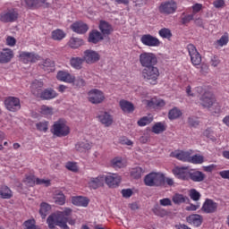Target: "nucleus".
Returning a JSON list of instances; mask_svg holds the SVG:
<instances>
[{
  "mask_svg": "<svg viewBox=\"0 0 229 229\" xmlns=\"http://www.w3.org/2000/svg\"><path fill=\"white\" fill-rule=\"evenodd\" d=\"M144 183L147 187H164L165 185V175L151 172L145 176Z\"/></svg>",
  "mask_w": 229,
  "mask_h": 229,
  "instance_id": "f257e3e1",
  "label": "nucleus"
},
{
  "mask_svg": "<svg viewBox=\"0 0 229 229\" xmlns=\"http://www.w3.org/2000/svg\"><path fill=\"white\" fill-rule=\"evenodd\" d=\"M141 76L145 81H148L150 85H157L158 83V77L160 76V70L157 65L143 68Z\"/></svg>",
  "mask_w": 229,
  "mask_h": 229,
  "instance_id": "f03ea898",
  "label": "nucleus"
},
{
  "mask_svg": "<svg viewBox=\"0 0 229 229\" xmlns=\"http://www.w3.org/2000/svg\"><path fill=\"white\" fill-rule=\"evenodd\" d=\"M51 133L55 137H67L71 133V129L65 124V121L60 119L53 124Z\"/></svg>",
  "mask_w": 229,
  "mask_h": 229,
  "instance_id": "7ed1b4c3",
  "label": "nucleus"
},
{
  "mask_svg": "<svg viewBox=\"0 0 229 229\" xmlns=\"http://www.w3.org/2000/svg\"><path fill=\"white\" fill-rule=\"evenodd\" d=\"M139 60L143 69L146 67H153L158 64V57H157V55L149 52L141 53Z\"/></svg>",
  "mask_w": 229,
  "mask_h": 229,
  "instance_id": "20e7f679",
  "label": "nucleus"
},
{
  "mask_svg": "<svg viewBox=\"0 0 229 229\" xmlns=\"http://www.w3.org/2000/svg\"><path fill=\"white\" fill-rule=\"evenodd\" d=\"M47 225H48L49 229H56V226L62 229H71L69 225H65V222H64L58 213L49 215L47 218Z\"/></svg>",
  "mask_w": 229,
  "mask_h": 229,
  "instance_id": "39448f33",
  "label": "nucleus"
},
{
  "mask_svg": "<svg viewBox=\"0 0 229 229\" xmlns=\"http://www.w3.org/2000/svg\"><path fill=\"white\" fill-rule=\"evenodd\" d=\"M157 10L161 15H173L178 10V4L174 0L162 2Z\"/></svg>",
  "mask_w": 229,
  "mask_h": 229,
  "instance_id": "423d86ee",
  "label": "nucleus"
},
{
  "mask_svg": "<svg viewBox=\"0 0 229 229\" xmlns=\"http://www.w3.org/2000/svg\"><path fill=\"white\" fill-rule=\"evenodd\" d=\"M105 99V93L100 89H93L88 92V100L92 105H101Z\"/></svg>",
  "mask_w": 229,
  "mask_h": 229,
  "instance_id": "0eeeda50",
  "label": "nucleus"
},
{
  "mask_svg": "<svg viewBox=\"0 0 229 229\" xmlns=\"http://www.w3.org/2000/svg\"><path fill=\"white\" fill-rule=\"evenodd\" d=\"M123 178L118 174H109L104 175V182L109 189H117L121 185Z\"/></svg>",
  "mask_w": 229,
  "mask_h": 229,
  "instance_id": "6e6552de",
  "label": "nucleus"
},
{
  "mask_svg": "<svg viewBox=\"0 0 229 229\" xmlns=\"http://www.w3.org/2000/svg\"><path fill=\"white\" fill-rule=\"evenodd\" d=\"M199 103L203 108H212L216 105V97L212 92L206 91L200 96Z\"/></svg>",
  "mask_w": 229,
  "mask_h": 229,
  "instance_id": "1a4fd4ad",
  "label": "nucleus"
},
{
  "mask_svg": "<svg viewBox=\"0 0 229 229\" xmlns=\"http://www.w3.org/2000/svg\"><path fill=\"white\" fill-rule=\"evenodd\" d=\"M4 106L9 112H19L21 110V99L17 97H7L4 99Z\"/></svg>",
  "mask_w": 229,
  "mask_h": 229,
  "instance_id": "9d476101",
  "label": "nucleus"
},
{
  "mask_svg": "<svg viewBox=\"0 0 229 229\" xmlns=\"http://www.w3.org/2000/svg\"><path fill=\"white\" fill-rule=\"evenodd\" d=\"M82 58L86 64L92 65V64H98L101 60V55L95 50L87 49L84 51Z\"/></svg>",
  "mask_w": 229,
  "mask_h": 229,
  "instance_id": "9b49d317",
  "label": "nucleus"
},
{
  "mask_svg": "<svg viewBox=\"0 0 229 229\" xmlns=\"http://www.w3.org/2000/svg\"><path fill=\"white\" fill-rule=\"evenodd\" d=\"M25 183L29 185V187H34L35 185H45V187H49L51 185L50 180L40 179L36 177L33 174L26 175Z\"/></svg>",
  "mask_w": 229,
  "mask_h": 229,
  "instance_id": "f8f14e48",
  "label": "nucleus"
},
{
  "mask_svg": "<svg viewBox=\"0 0 229 229\" xmlns=\"http://www.w3.org/2000/svg\"><path fill=\"white\" fill-rule=\"evenodd\" d=\"M172 173L175 178H178V180L189 182V174L191 173L189 166H175L173 168Z\"/></svg>",
  "mask_w": 229,
  "mask_h": 229,
  "instance_id": "ddd939ff",
  "label": "nucleus"
},
{
  "mask_svg": "<svg viewBox=\"0 0 229 229\" xmlns=\"http://www.w3.org/2000/svg\"><path fill=\"white\" fill-rule=\"evenodd\" d=\"M20 60L23 64H37L40 60V55L35 52H21Z\"/></svg>",
  "mask_w": 229,
  "mask_h": 229,
  "instance_id": "4468645a",
  "label": "nucleus"
},
{
  "mask_svg": "<svg viewBox=\"0 0 229 229\" xmlns=\"http://www.w3.org/2000/svg\"><path fill=\"white\" fill-rule=\"evenodd\" d=\"M19 19V13L15 9H11L6 13L0 14V21L4 24L8 22H15Z\"/></svg>",
  "mask_w": 229,
  "mask_h": 229,
  "instance_id": "2eb2a0df",
  "label": "nucleus"
},
{
  "mask_svg": "<svg viewBox=\"0 0 229 229\" xmlns=\"http://www.w3.org/2000/svg\"><path fill=\"white\" fill-rule=\"evenodd\" d=\"M187 49L191 56V64L193 65H200L201 55L199 54V52H198V49H196V47L192 44H189L187 46Z\"/></svg>",
  "mask_w": 229,
  "mask_h": 229,
  "instance_id": "dca6fc26",
  "label": "nucleus"
},
{
  "mask_svg": "<svg viewBox=\"0 0 229 229\" xmlns=\"http://www.w3.org/2000/svg\"><path fill=\"white\" fill-rule=\"evenodd\" d=\"M140 42L148 47H158V46H160V40L151 34L142 35L140 38Z\"/></svg>",
  "mask_w": 229,
  "mask_h": 229,
  "instance_id": "f3484780",
  "label": "nucleus"
},
{
  "mask_svg": "<svg viewBox=\"0 0 229 229\" xmlns=\"http://www.w3.org/2000/svg\"><path fill=\"white\" fill-rule=\"evenodd\" d=\"M217 202L214 201L212 199H206L201 210L204 214H215V212H217Z\"/></svg>",
  "mask_w": 229,
  "mask_h": 229,
  "instance_id": "a211bd4d",
  "label": "nucleus"
},
{
  "mask_svg": "<svg viewBox=\"0 0 229 229\" xmlns=\"http://www.w3.org/2000/svg\"><path fill=\"white\" fill-rule=\"evenodd\" d=\"M71 30L78 35H85L89 31V24L82 21H75L71 25Z\"/></svg>",
  "mask_w": 229,
  "mask_h": 229,
  "instance_id": "6ab92c4d",
  "label": "nucleus"
},
{
  "mask_svg": "<svg viewBox=\"0 0 229 229\" xmlns=\"http://www.w3.org/2000/svg\"><path fill=\"white\" fill-rule=\"evenodd\" d=\"M207 175L205 173L198 170V169H190L189 180L191 182H195L196 183H201V182H205Z\"/></svg>",
  "mask_w": 229,
  "mask_h": 229,
  "instance_id": "aec40b11",
  "label": "nucleus"
},
{
  "mask_svg": "<svg viewBox=\"0 0 229 229\" xmlns=\"http://www.w3.org/2000/svg\"><path fill=\"white\" fill-rule=\"evenodd\" d=\"M101 40H105V36L98 30H91L90 32L89 33L88 37V42L89 44H99Z\"/></svg>",
  "mask_w": 229,
  "mask_h": 229,
  "instance_id": "412c9836",
  "label": "nucleus"
},
{
  "mask_svg": "<svg viewBox=\"0 0 229 229\" xmlns=\"http://www.w3.org/2000/svg\"><path fill=\"white\" fill-rule=\"evenodd\" d=\"M89 185L90 189H99V187H103L105 185V175H98V177H91Z\"/></svg>",
  "mask_w": 229,
  "mask_h": 229,
  "instance_id": "4be33fe9",
  "label": "nucleus"
},
{
  "mask_svg": "<svg viewBox=\"0 0 229 229\" xmlns=\"http://www.w3.org/2000/svg\"><path fill=\"white\" fill-rule=\"evenodd\" d=\"M98 29L100 30V33L103 35V37H108L114 31V28L112 27V24H110L108 21L101 20L99 21Z\"/></svg>",
  "mask_w": 229,
  "mask_h": 229,
  "instance_id": "5701e85b",
  "label": "nucleus"
},
{
  "mask_svg": "<svg viewBox=\"0 0 229 229\" xmlns=\"http://www.w3.org/2000/svg\"><path fill=\"white\" fill-rule=\"evenodd\" d=\"M13 58V50L10 48H4L0 52V64H9Z\"/></svg>",
  "mask_w": 229,
  "mask_h": 229,
  "instance_id": "b1692460",
  "label": "nucleus"
},
{
  "mask_svg": "<svg viewBox=\"0 0 229 229\" xmlns=\"http://www.w3.org/2000/svg\"><path fill=\"white\" fill-rule=\"evenodd\" d=\"M43 87H44V81L34 80L30 86L31 93L33 94V96H35L36 98H38V96L42 94Z\"/></svg>",
  "mask_w": 229,
  "mask_h": 229,
  "instance_id": "393cba45",
  "label": "nucleus"
},
{
  "mask_svg": "<svg viewBox=\"0 0 229 229\" xmlns=\"http://www.w3.org/2000/svg\"><path fill=\"white\" fill-rule=\"evenodd\" d=\"M38 98H40L44 101H49V99H55V98H58V93H56L55 89L47 88L40 93Z\"/></svg>",
  "mask_w": 229,
  "mask_h": 229,
  "instance_id": "a878e982",
  "label": "nucleus"
},
{
  "mask_svg": "<svg viewBox=\"0 0 229 229\" xmlns=\"http://www.w3.org/2000/svg\"><path fill=\"white\" fill-rule=\"evenodd\" d=\"M98 121L108 128L114 123V117L108 112H104L98 115Z\"/></svg>",
  "mask_w": 229,
  "mask_h": 229,
  "instance_id": "bb28decb",
  "label": "nucleus"
},
{
  "mask_svg": "<svg viewBox=\"0 0 229 229\" xmlns=\"http://www.w3.org/2000/svg\"><path fill=\"white\" fill-rule=\"evenodd\" d=\"M186 221L190 225H193V226L199 227L201 226L203 223V216L198 214L190 215L189 216L186 217Z\"/></svg>",
  "mask_w": 229,
  "mask_h": 229,
  "instance_id": "cd10ccee",
  "label": "nucleus"
},
{
  "mask_svg": "<svg viewBox=\"0 0 229 229\" xmlns=\"http://www.w3.org/2000/svg\"><path fill=\"white\" fill-rule=\"evenodd\" d=\"M119 105L121 110H123V112H126L127 114H131L135 111V106L133 105V103L128 100L122 99L120 100Z\"/></svg>",
  "mask_w": 229,
  "mask_h": 229,
  "instance_id": "c85d7f7f",
  "label": "nucleus"
},
{
  "mask_svg": "<svg viewBox=\"0 0 229 229\" xmlns=\"http://www.w3.org/2000/svg\"><path fill=\"white\" fill-rule=\"evenodd\" d=\"M147 106H149V108H164V106H165V101L162 98H153L148 100Z\"/></svg>",
  "mask_w": 229,
  "mask_h": 229,
  "instance_id": "c756f323",
  "label": "nucleus"
},
{
  "mask_svg": "<svg viewBox=\"0 0 229 229\" xmlns=\"http://www.w3.org/2000/svg\"><path fill=\"white\" fill-rule=\"evenodd\" d=\"M89 202L90 200L87 197L78 196L72 198V203L76 207H89Z\"/></svg>",
  "mask_w": 229,
  "mask_h": 229,
  "instance_id": "7c9ffc66",
  "label": "nucleus"
},
{
  "mask_svg": "<svg viewBox=\"0 0 229 229\" xmlns=\"http://www.w3.org/2000/svg\"><path fill=\"white\" fill-rule=\"evenodd\" d=\"M172 201L174 205H182V203H191V199L187 196H183V194L176 193L173 196Z\"/></svg>",
  "mask_w": 229,
  "mask_h": 229,
  "instance_id": "2f4dec72",
  "label": "nucleus"
},
{
  "mask_svg": "<svg viewBox=\"0 0 229 229\" xmlns=\"http://www.w3.org/2000/svg\"><path fill=\"white\" fill-rule=\"evenodd\" d=\"M56 79L59 81H64L65 83H72V75L68 72L59 71Z\"/></svg>",
  "mask_w": 229,
  "mask_h": 229,
  "instance_id": "473e14b6",
  "label": "nucleus"
},
{
  "mask_svg": "<svg viewBox=\"0 0 229 229\" xmlns=\"http://www.w3.org/2000/svg\"><path fill=\"white\" fill-rule=\"evenodd\" d=\"M83 62H85L83 57H72L70 59V65L73 69L80 71L83 69Z\"/></svg>",
  "mask_w": 229,
  "mask_h": 229,
  "instance_id": "72a5a7b5",
  "label": "nucleus"
},
{
  "mask_svg": "<svg viewBox=\"0 0 229 229\" xmlns=\"http://www.w3.org/2000/svg\"><path fill=\"white\" fill-rule=\"evenodd\" d=\"M152 212L155 216H157L158 217H165V216H168V214H169V212H167V210H165V208L160 207V205H158V204L154 205V207L152 208Z\"/></svg>",
  "mask_w": 229,
  "mask_h": 229,
  "instance_id": "f704fd0d",
  "label": "nucleus"
},
{
  "mask_svg": "<svg viewBox=\"0 0 229 229\" xmlns=\"http://www.w3.org/2000/svg\"><path fill=\"white\" fill-rule=\"evenodd\" d=\"M174 158L177 160H182V162H190L191 160V153L185 152L183 150L174 153Z\"/></svg>",
  "mask_w": 229,
  "mask_h": 229,
  "instance_id": "c9c22d12",
  "label": "nucleus"
},
{
  "mask_svg": "<svg viewBox=\"0 0 229 229\" xmlns=\"http://www.w3.org/2000/svg\"><path fill=\"white\" fill-rule=\"evenodd\" d=\"M83 44H85V41L80 38H71L68 42V45L72 49H78V47H81Z\"/></svg>",
  "mask_w": 229,
  "mask_h": 229,
  "instance_id": "e433bc0d",
  "label": "nucleus"
},
{
  "mask_svg": "<svg viewBox=\"0 0 229 229\" xmlns=\"http://www.w3.org/2000/svg\"><path fill=\"white\" fill-rule=\"evenodd\" d=\"M51 210V206L46 202H42L39 206V215L41 216L42 219H46L49 211Z\"/></svg>",
  "mask_w": 229,
  "mask_h": 229,
  "instance_id": "4c0bfd02",
  "label": "nucleus"
},
{
  "mask_svg": "<svg viewBox=\"0 0 229 229\" xmlns=\"http://www.w3.org/2000/svg\"><path fill=\"white\" fill-rule=\"evenodd\" d=\"M165 130H167L165 125L164 123H162V122H158L152 126L151 131H152V133H155L156 135H160V133H164V131H165Z\"/></svg>",
  "mask_w": 229,
  "mask_h": 229,
  "instance_id": "58836bf2",
  "label": "nucleus"
},
{
  "mask_svg": "<svg viewBox=\"0 0 229 229\" xmlns=\"http://www.w3.org/2000/svg\"><path fill=\"white\" fill-rule=\"evenodd\" d=\"M12 196H13V194H12V190H10L8 186L0 187V198H2V199H10Z\"/></svg>",
  "mask_w": 229,
  "mask_h": 229,
  "instance_id": "ea45409f",
  "label": "nucleus"
},
{
  "mask_svg": "<svg viewBox=\"0 0 229 229\" xmlns=\"http://www.w3.org/2000/svg\"><path fill=\"white\" fill-rule=\"evenodd\" d=\"M46 0H25V4L28 8H40Z\"/></svg>",
  "mask_w": 229,
  "mask_h": 229,
  "instance_id": "a19ab883",
  "label": "nucleus"
},
{
  "mask_svg": "<svg viewBox=\"0 0 229 229\" xmlns=\"http://www.w3.org/2000/svg\"><path fill=\"white\" fill-rule=\"evenodd\" d=\"M41 68L47 71V72H53V71H55V61L51 59H46L43 62Z\"/></svg>",
  "mask_w": 229,
  "mask_h": 229,
  "instance_id": "79ce46f5",
  "label": "nucleus"
},
{
  "mask_svg": "<svg viewBox=\"0 0 229 229\" xmlns=\"http://www.w3.org/2000/svg\"><path fill=\"white\" fill-rule=\"evenodd\" d=\"M66 34L65 32H64V30H60V29H56L55 30L52 31V38L53 40H64V38H65Z\"/></svg>",
  "mask_w": 229,
  "mask_h": 229,
  "instance_id": "37998d69",
  "label": "nucleus"
},
{
  "mask_svg": "<svg viewBox=\"0 0 229 229\" xmlns=\"http://www.w3.org/2000/svg\"><path fill=\"white\" fill-rule=\"evenodd\" d=\"M180 117H182V111L177 107H174L168 112V119H170V121H174V119Z\"/></svg>",
  "mask_w": 229,
  "mask_h": 229,
  "instance_id": "c03bdc74",
  "label": "nucleus"
},
{
  "mask_svg": "<svg viewBox=\"0 0 229 229\" xmlns=\"http://www.w3.org/2000/svg\"><path fill=\"white\" fill-rule=\"evenodd\" d=\"M92 145H90L89 142H83L81 141L75 145V149L77 151H80L81 153H83V151H89V149H91Z\"/></svg>",
  "mask_w": 229,
  "mask_h": 229,
  "instance_id": "a18cd8bd",
  "label": "nucleus"
},
{
  "mask_svg": "<svg viewBox=\"0 0 229 229\" xmlns=\"http://www.w3.org/2000/svg\"><path fill=\"white\" fill-rule=\"evenodd\" d=\"M111 167L113 169H123L124 167V163H123V158L114 157L111 160Z\"/></svg>",
  "mask_w": 229,
  "mask_h": 229,
  "instance_id": "49530a36",
  "label": "nucleus"
},
{
  "mask_svg": "<svg viewBox=\"0 0 229 229\" xmlns=\"http://www.w3.org/2000/svg\"><path fill=\"white\" fill-rule=\"evenodd\" d=\"M143 174H144V170L140 166L132 168L131 171V176H132V178H134L135 180H139L140 178H142Z\"/></svg>",
  "mask_w": 229,
  "mask_h": 229,
  "instance_id": "de8ad7c7",
  "label": "nucleus"
},
{
  "mask_svg": "<svg viewBox=\"0 0 229 229\" xmlns=\"http://www.w3.org/2000/svg\"><path fill=\"white\" fill-rule=\"evenodd\" d=\"M54 201L55 205H65V195L64 192L59 191L54 197Z\"/></svg>",
  "mask_w": 229,
  "mask_h": 229,
  "instance_id": "09e8293b",
  "label": "nucleus"
},
{
  "mask_svg": "<svg viewBox=\"0 0 229 229\" xmlns=\"http://www.w3.org/2000/svg\"><path fill=\"white\" fill-rule=\"evenodd\" d=\"M189 196L192 201H199L201 199V193L196 189H191L189 191Z\"/></svg>",
  "mask_w": 229,
  "mask_h": 229,
  "instance_id": "8fccbe9b",
  "label": "nucleus"
},
{
  "mask_svg": "<svg viewBox=\"0 0 229 229\" xmlns=\"http://www.w3.org/2000/svg\"><path fill=\"white\" fill-rule=\"evenodd\" d=\"M191 164H203L205 162V157L201 155H194L192 157L190 156V161Z\"/></svg>",
  "mask_w": 229,
  "mask_h": 229,
  "instance_id": "3c124183",
  "label": "nucleus"
},
{
  "mask_svg": "<svg viewBox=\"0 0 229 229\" xmlns=\"http://www.w3.org/2000/svg\"><path fill=\"white\" fill-rule=\"evenodd\" d=\"M58 216H61V219L64 221L67 219L69 216L72 214V209L71 208H65L64 210L57 212Z\"/></svg>",
  "mask_w": 229,
  "mask_h": 229,
  "instance_id": "603ef678",
  "label": "nucleus"
},
{
  "mask_svg": "<svg viewBox=\"0 0 229 229\" xmlns=\"http://www.w3.org/2000/svg\"><path fill=\"white\" fill-rule=\"evenodd\" d=\"M159 36H161L162 38H171L173 37V33L171 32V30L167 28H163L159 31Z\"/></svg>",
  "mask_w": 229,
  "mask_h": 229,
  "instance_id": "864d4df0",
  "label": "nucleus"
},
{
  "mask_svg": "<svg viewBox=\"0 0 229 229\" xmlns=\"http://www.w3.org/2000/svg\"><path fill=\"white\" fill-rule=\"evenodd\" d=\"M72 83H73V87H76V89H81V87H85V80L81 78L76 79L74 76H72Z\"/></svg>",
  "mask_w": 229,
  "mask_h": 229,
  "instance_id": "5fc2aeb1",
  "label": "nucleus"
},
{
  "mask_svg": "<svg viewBox=\"0 0 229 229\" xmlns=\"http://www.w3.org/2000/svg\"><path fill=\"white\" fill-rule=\"evenodd\" d=\"M228 41H229L228 32H225V33L216 41V43L218 44V46H221V47H223V46H226V44H228Z\"/></svg>",
  "mask_w": 229,
  "mask_h": 229,
  "instance_id": "6e6d98bb",
  "label": "nucleus"
},
{
  "mask_svg": "<svg viewBox=\"0 0 229 229\" xmlns=\"http://www.w3.org/2000/svg\"><path fill=\"white\" fill-rule=\"evenodd\" d=\"M188 124L191 128H198L199 126V121L194 116L188 117Z\"/></svg>",
  "mask_w": 229,
  "mask_h": 229,
  "instance_id": "4d7b16f0",
  "label": "nucleus"
},
{
  "mask_svg": "<svg viewBox=\"0 0 229 229\" xmlns=\"http://www.w3.org/2000/svg\"><path fill=\"white\" fill-rule=\"evenodd\" d=\"M36 128L37 130H38V131H47L48 130V124L47 122H39L36 124Z\"/></svg>",
  "mask_w": 229,
  "mask_h": 229,
  "instance_id": "13d9d810",
  "label": "nucleus"
},
{
  "mask_svg": "<svg viewBox=\"0 0 229 229\" xmlns=\"http://www.w3.org/2000/svg\"><path fill=\"white\" fill-rule=\"evenodd\" d=\"M150 123H151V120L148 116H143L137 122L138 126H147V124H150Z\"/></svg>",
  "mask_w": 229,
  "mask_h": 229,
  "instance_id": "bf43d9fd",
  "label": "nucleus"
},
{
  "mask_svg": "<svg viewBox=\"0 0 229 229\" xmlns=\"http://www.w3.org/2000/svg\"><path fill=\"white\" fill-rule=\"evenodd\" d=\"M23 226H25L24 229H37V225H35V220H27L24 222Z\"/></svg>",
  "mask_w": 229,
  "mask_h": 229,
  "instance_id": "052dcab7",
  "label": "nucleus"
},
{
  "mask_svg": "<svg viewBox=\"0 0 229 229\" xmlns=\"http://www.w3.org/2000/svg\"><path fill=\"white\" fill-rule=\"evenodd\" d=\"M191 21H194V14H188L182 18L181 22L182 24H189Z\"/></svg>",
  "mask_w": 229,
  "mask_h": 229,
  "instance_id": "680f3d73",
  "label": "nucleus"
},
{
  "mask_svg": "<svg viewBox=\"0 0 229 229\" xmlns=\"http://www.w3.org/2000/svg\"><path fill=\"white\" fill-rule=\"evenodd\" d=\"M66 169H68V171H72V173H78V165L76 163L68 162L66 164Z\"/></svg>",
  "mask_w": 229,
  "mask_h": 229,
  "instance_id": "e2e57ef3",
  "label": "nucleus"
},
{
  "mask_svg": "<svg viewBox=\"0 0 229 229\" xmlns=\"http://www.w3.org/2000/svg\"><path fill=\"white\" fill-rule=\"evenodd\" d=\"M192 8V14L196 15V13H199L203 8V4H195L191 6Z\"/></svg>",
  "mask_w": 229,
  "mask_h": 229,
  "instance_id": "0e129e2a",
  "label": "nucleus"
},
{
  "mask_svg": "<svg viewBox=\"0 0 229 229\" xmlns=\"http://www.w3.org/2000/svg\"><path fill=\"white\" fill-rule=\"evenodd\" d=\"M159 204L161 207H171L173 205V202L171 201V199L165 198L159 200Z\"/></svg>",
  "mask_w": 229,
  "mask_h": 229,
  "instance_id": "69168bd1",
  "label": "nucleus"
},
{
  "mask_svg": "<svg viewBox=\"0 0 229 229\" xmlns=\"http://www.w3.org/2000/svg\"><path fill=\"white\" fill-rule=\"evenodd\" d=\"M123 198H131L133 196V191L131 189H123L122 190Z\"/></svg>",
  "mask_w": 229,
  "mask_h": 229,
  "instance_id": "338daca9",
  "label": "nucleus"
},
{
  "mask_svg": "<svg viewBox=\"0 0 229 229\" xmlns=\"http://www.w3.org/2000/svg\"><path fill=\"white\" fill-rule=\"evenodd\" d=\"M213 6L217 9L224 8L225 7V0H215L213 2Z\"/></svg>",
  "mask_w": 229,
  "mask_h": 229,
  "instance_id": "774afa93",
  "label": "nucleus"
}]
</instances>
